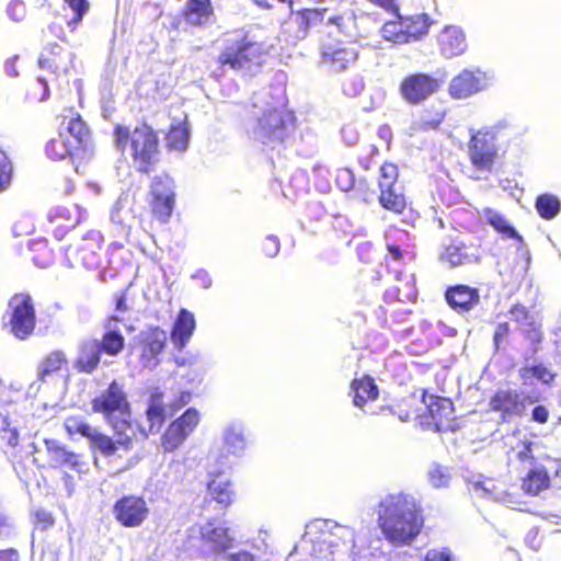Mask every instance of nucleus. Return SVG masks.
I'll list each match as a JSON object with an SVG mask.
<instances>
[{
    "instance_id": "nucleus-13",
    "label": "nucleus",
    "mask_w": 561,
    "mask_h": 561,
    "mask_svg": "<svg viewBox=\"0 0 561 561\" xmlns=\"http://www.w3.org/2000/svg\"><path fill=\"white\" fill-rule=\"evenodd\" d=\"M103 236L99 230H90L76 244H71L65 250V260L71 268L84 267L95 270L101 265V248Z\"/></svg>"
},
{
    "instance_id": "nucleus-64",
    "label": "nucleus",
    "mask_w": 561,
    "mask_h": 561,
    "mask_svg": "<svg viewBox=\"0 0 561 561\" xmlns=\"http://www.w3.org/2000/svg\"><path fill=\"white\" fill-rule=\"evenodd\" d=\"M0 561H20L19 551L14 548L0 549Z\"/></svg>"
},
{
    "instance_id": "nucleus-37",
    "label": "nucleus",
    "mask_w": 561,
    "mask_h": 561,
    "mask_svg": "<svg viewBox=\"0 0 561 561\" xmlns=\"http://www.w3.org/2000/svg\"><path fill=\"white\" fill-rule=\"evenodd\" d=\"M67 354L61 350H55L48 353L41 362L37 378L41 381L55 374H59L68 367Z\"/></svg>"
},
{
    "instance_id": "nucleus-60",
    "label": "nucleus",
    "mask_w": 561,
    "mask_h": 561,
    "mask_svg": "<svg viewBox=\"0 0 561 561\" xmlns=\"http://www.w3.org/2000/svg\"><path fill=\"white\" fill-rule=\"evenodd\" d=\"M378 154V149L371 146L363 156H358V162L363 167L364 170H369L375 163L374 159Z\"/></svg>"
},
{
    "instance_id": "nucleus-45",
    "label": "nucleus",
    "mask_w": 561,
    "mask_h": 561,
    "mask_svg": "<svg viewBox=\"0 0 561 561\" xmlns=\"http://www.w3.org/2000/svg\"><path fill=\"white\" fill-rule=\"evenodd\" d=\"M522 334L525 341L528 343L531 353L537 354L541 350V344L545 340L542 325L536 321H530L527 323Z\"/></svg>"
},
{
    "instance_id": "nucleus-1",
    "label": "nucleus",
    "mask_w": 561,
    "mask_h": 561,
    "mask_svg": "<svg viewBox=\"0 0 561 561\" xmlns=\"http://www.w3.org/2000/svg\"><path fill=\"white\" fill-rule=\"evenodd\" d=\"M94 413L102 414L105 422L113 430L108 436L100 428L93 427L85 419L70 415L64 421V428L69 436L79 435L87 438L91 448L96 449L105 458H123L135 449L138 442L131 422L125 419H115V414L129 415L130 403L123 385L113 380L107 388L91 400Z\"/></svg>"
},
{
    "instance_id": "nucleus-53",
    "label": "nucleus",
    "mask_w": 561,
    "mask_h": 561,
    "mask_svg": "<svg viewBox=\"0 0 561 561\" xmlns=\"http://www.w3.org/2000/svg\"><path fill=\"white\" fill-rule=\"evenodd\" d=\"M450 476L443 467L436 466L428 472V480L434 488L446 486L449 482Z\"/></svg>"
},
{
    "instance_id": "nucleus-5",
    "label": "nucleus",
    "mask_w": 561,
    "mask_h": 561,
    "mask_svg": "<svg viewBox=\"0 0 561 561\" xmlns=\"http://www.w3.org/2000/svg\"><path fill=\"white\" fill-rule=\"evenodd\" d=\"M148 209L139 218L144 230L169 224L176 205V185L167 173L152 178L147 195Z\"/></svg>"
},
{
    "instance_id": "nucleus-51",
    "label": "nucleus",
    "mask_w": 561,
    "mask_h": 561,
    "mask_svg": "<svg viewBox=\"0 0 561 561\" xmlns=\"http://www.w3.org/2000/svg\"><path fill=\"white\" fill-rule=\"evenodd\" d=\"M12 179V164L7 154L0 150V193L3 192Z\"/></svg>"
},
{
    "instance_id": "nucleus-58",
    "label": "nucleus",
    "mask_w": 561,
    "mask_h": 561,
    "mask_svg": "<svg viewBox=\"0 0 561 561\" xmlns=\"http://www.w3.org/2000/svg\"><path fill=\"white\" fill-rule=\"evenodd\" d=\"M424 561H454L448 548L431 549L424 556Z\"/></svg>"
},
{
    "instance_id": "nucleus-2",
    "label": "nucleus",
    "mask_w": 561,
    "mask_h": 561,
    "mask_svg": "<svg viewBox=\"0 0 561 561\" xmlns=\"http://www.w3.org/2000/svg\"><path fill=\"white\" fill-rule=\"evenodd\" d=\"M377 523L388 542L409 546L423 529V507L411 494H388L378 505Z\"/></svg>"
},
{
    "instance_id": "nucleus-25",
    "label": "nucleus",
    "mask_w": 561,
    "mask_h": 561,
    "mask_svg": "<svg viewBox=\"0 0 561 561\" xmlns=\"http://www.w3.org/2000/svg\"><path fill=\"white\" fill-rule=\"evenodd\" d=\"M422 402L426 405L427 415L433 425L438 430H447L454 421V403L449 398L428 394L426 389L422 390Z\"/></svg>"
},
{
    "instance_id": "nucleus-28",
    "label": "nucleus",
    "mask_w": 561,
    "mask_h": 561,
    "mask_svg": "<svg viewBox=\"0 0 561 561\" xmlns=\"http://www.w3.org/2000/svg\"><path fill=\"white\" fill-rule=\"evenodd\" d=\"M48 467L53 469L70 468L78 470L81 461L80 455L69 450L56 439H45Z\"/></svg>"
},
{
    "instance_id": "nucleus-49",
    "label": "nucleus",
    "mask_w": 561,
    "mask_h": 561,
    "mask_svg": "<svg viewBox=\"0 0 561 561\" xmlns=\"http://www.w3.org/2000/svg\"><path fill=\"white\" fill-rule=\"evenodd\" d=\"M224 445L227 453L236 454L244 448L245 442L241 433L229 430L225 434Z\"/></svg>"
},
{
    "instance_id": "nucleus-38",
    "label": "nucleus",
    "mask_w": 561,
    "mask_h": 561,
    "mask_svg": "<svg viewBox=\"0 0 561 561\" xmlns=\"http://www.w3.org/2000/svg\"><path fill=\"white\" fill-rule=\"evenodd\" d=\"M96 344L102 354L116 357L124 351L126 339L118 329H110L102 334L100 340L96 339Z\"/></svg>"
},
{
    "instance_id": "nucleus-26",
    "label": "nucleus",
    "mask_w": 561,
    "mask_h": 561,
    "mask_svg": "<svg viewBox=\"0 0 561 561\" xmlns=\"http://www.w3.org/2000/svg\"><path fill=\"white\" fill-rule=\"evenodd\" d=\"M444 297L448 306L458 313H467L480 304L479 289L463 284L447 287Z\"/></svg>"
},
{
    "instance_id": "nucleus-48",
    "label": "nucleus",
    "mask_w": 561,
    "mask_h": 561,
    "mask_svg": "<svg viewBox=\"0 0 561 561\" xmlns=\"http://www.w3.org/2000/svg\"><path fill=\"white\" fill-rule=\"evenodd\" d=\"M355 183H356V179L351 169L340 168L336 170L335 184L341 191L348 192V191L353 190L355 186Z\"/></svg>"
},
{
    "instance_id": "nucleus-50",
    "label": "nucleus",
    "mask_w": 561,
    "mask_h": 561,
    "mask_svg": "<svg viewBox=\"0 0 561 561\" xmlns=\"http://www.w3.org/2000/svg\"><path fill=\"white\" fill-rule=\"evenodd\" d=\"M535 444L531 440H522L512 450L515 453L516 459L522 463L533 465L535 457L533 448Z\"/></svg>"
},
{
    "instance_id": "nucleus-15",
    "label": "nucleus",
    "mask_w": 561,
    "mask_h": 561,
    "mask_svg": "<svg viewBox=\"0 0 561 561\" xmlns=\"http://www.w3.org/2000/svg\"><path fill=\"white\" fill-rule=\"evenodd\" d=\"M114 520L124 528H139L150 516V507L142 495L124 494L112 506Z\"/></svg>"
},
{
    "instance_id": "nucleus-6",
    "label": "nucleus",
    "mask_w": 561,
    "mask_h": 561,
    "mask_svg": "<svg viewBox=\"0 0 561 561\" xmlns=\"http://www.w3.org/2000/svg\"><path fill=\"white\" fill-rule=\"evenodd\" d=\"M90 131L80 115L68 122L66 130L58 133L46 145V154L51 160L70 159L73 163L83 158Z\"/></svg>"
},
{
    "instance_id": "nucleus-31",
    "label": "nucleus",
    "mask_w": 561,
    "mask_h": 561,
    "mask_svg": "<svg viewBox=\"0 0 561 561\" xmlns=\"http://www.w3.org/2000/svg\"><path fill=\"white\" fill-rule=\"evenodd\" d=\"M196 328L194 314L181 308L171 329V340L178 350H183L191 340Z\"/></svg>"
},
{
    "instance_id": "nucleus-23",
    "label": "nucleus",
    "mask_w": 561,
    "mask_h": 561,
    "mask_svg": "<svg viewBox=\"0 0 561 561\" xmlns=\"http://www.w3.org/2000/svg\"><path fill=\"white\" fill-rule=\"evenodd\" d=\"M82 218L83 211L79 205L67 202L50 209L48 214L49 230L57 240H62Z\"/></svg>"
},
{
    "instance_id": "nucleus-17",
    "label": "nucleus",
    "mask_w": 561,
    "mask_h": 561,
    "mask_svg": "<svg viewBox=\"0 0 561 561\" xmlns=\"http://www.w3.org/2000/svg\"><path fill=\"white\" fill-rule=\"evenodd\" d=\"M201 421L197 409L188 408L173 420L161 436V447L165 453L178 449L195 431Z\"/></svg>"
},
{
    "instance_id": "nucleus-4",
    "label": "nucleus",
    "mask_w": 561,
    "mask_h": 561,
    "mask_svg": "<svg viewBox=\"0 0 561 561\" xmlns=\"http://www.w3.org/2000/svg\"><path fill=\"white\" fill-rule=\"evenodd\" d=\"M113 141L117 150L129 153L139 173L149 174L159 161L160 141L158 131L145 121L134 128L115 124Z\"/></svg>"
},
{
    "instance_id": "nucleus-3",
    "label": "nucleus",
    "mask_w": 561,
    "mask_h": 561,
    "mask_svg": "<svg viewBox=\"0 0 561 561\" xmlns=\"http://www.w3.org/2000/svg\"><path fill=\"white\" fill-rule=\"evenodd\" d=\"M271 46L259 42L244 28H234L225 33L222 49L217 57L219 70L230 69L253 76L266 62Z\"/></svg>"
},
{
    "instance_id": "nucleus-30",
    "label": "nucleus",
    "mask_w": 561,
    "mask_h": 561,
    "mask_svg": "<svg viewBox=\"0 0 561 561\" xmlns=\"http://www.w3.org/2000/svg\"><path fill=\"white\" fill-rule=\"evenodd\" d=\"M102 355L96 339L85 340L79 345V353L73 362V367L80 374H93L100 366Z\"/></svg>"
},
{
    "instance_id": "nucleus-24",
    "label": "nucleus",
    "mask_w": 561,
    "mask_h": 561,
    "mask_svg": "<svg viewBox=\"0 0 561 561\" xmlns=\"http://www.w3.org/2000/svg\"><path fill=\"white\" fill-rule=\"evenodd\" d=\"M199 536L208 554L219 556L234 546V538L230 534V528L217 519L206 522L199 529Z\"/></svg>"
},
{
    "instance_id": "nucleus-42",
    "label": "nucleus",
    "mask_w": 561,
    "mask_h": 561,
    "mask_svg": "<svg viewBox=\"0 0 561 561\" xmlns=\"http://www.w3.org/2000/svg\"><path fill=\"white\" fill-rule=\"evenodd\" d=\"M535 207L542 219L551 220L560 213L561 202L557 196L546 193L536 198Z\"/></svg>"
},
{
    "instance_id": "nucleus-47",
    "label": "nucleus",
    "mask_w": 561,
    "mask_h": 561,
    "mask_svg": "<svg viewBox=\"0 0 561 561\" xmlns=\"http://www.w3.org/2000/svg\"><path fill=\"white\" fill-rule=\"evenodd\" d=\"M64 2L73 12V16L68 24L77 26L90 9L89 2L87 0H64Z\"/></svg>"
},
{
    "instance_id": "nucleus-63",
    "label": "nucleus",
    "mask_w": 561,
    "mask_h": 561,
    "mask_svg": "<svg viewBox=\"0 0 561 561\" xmlns=\"http://www.w3.org/2000/svg\"><path fill=\"white\" fill-rule=\"evenodd\" d=\"M227 559L228 561H256L255 556L245 550L230 553L228 554Z\"/></svg>"
},
{
    "instance_id": "nucleus-33",
    "label": "nucleus",
    "mask_w": 561,
    "mask_h": 561,
    "mask_svg": "<svg viewBox=\"0 0 561 561\" xmlns=\"http://www.w3.org/2000/svg\"><path fill=\"white\" fill-rule=\"evenodd\" d=\"M550 476L543 466H534L522 479V490L525 494L536 496L550 488Z\"/></svg>"
},
{
    "instance_id": "nucleus-10",
    "label": "nucleus",
    "mask_w": 561,
    "mask_h": 561,
    "mask_svg": "<svg viewBox=\"0 0 561 561\" xmlns=\"http://www.w3.org/2000/svg\"><path fill=\"white\" fill-rule=\"evenodd\" d=\"M192 400V392L181 390L169 403L164 402V392L159 388H153L148 398L146 417L148 421V432L157 434L164 425L168 417L174 415L179 410L187 405Z\"/></svg>"
},
{
    "instance_id": "nucleus-7",
    "label": "nucleus",
    "mask_w": 561,
    "mask_h": 561,
    "mask_svg": "<svg viewBox=\"0 0 561 561\" xmlns=\"http://www.w3.org/2000/svg\"><path fill=\"white\" fill-rule=\"evenodd\" d=\"M416 298L417 288L413 277L397 279V283L383 293V325L392 329L394 324L405 322L412 313L408 306L414 304Z\"/></svg>"
},
{
    "instance_id": "nucleus-40",
    "label": "nucleus",
    "mask_w": 561,
    "mask_h": 561,
    "mask_svg": "<svg viewBox=\"0 0 561 561\" xmlns=\"http://www.w3.org/2000/svg\"><path fill=\"white\" fill-rule=\"evenodd\" d=\"M518 376L525 385L531 382L533 379L550 385L556 378V374L541 363L522 367L518 370Z\"/></svg>"
},
{
    "instance_id": "nucleus-35",
    "label": "nucleus",
    "mask_w": 561,
    "mask_h": 561,
    "mask_svg": "<svg viewBox=\"0 0 561 561\" xmlns=\"http://www.w3.org/2000/svg\"><path fill=\"white\" fill-rule=\"evenodd\" d=\"M327 8H313V9H301L296 13V23L301 33L307 34L310 28L321 26L320 31L322 34L331 35L330 32H325L324 22Z\"/></svg>"
},
{
    "instance_id": "nucleus-41",
    "label": "nucleus",
    "mask_w": 561,
    "mask_h": 561,
    "mask_svg": "<svg viewBox=\"0 0 561 561\" xmlns=\"http://www.w3.org/2000/svg\"><path fill=\"white\" fill-rule=\"evenodd\" d=\"M190 131L184 124H172L165 135V146L169 150L184 151L187 148Z\"/></svg>"
},
{
    "instance_id": "nucleus-59",
    "label": "nucleus",
    "mask_w": 561,
    "mask_h": 561,
    "mask_svg": "<svg viewBox=\"0 0 561 561\" xmlns=\"http://www.w3.org/2000/svg\"><path fill=\"white\" fill-rule=\"evenodd\" d=\"M549 410L545 405H536L531 411V420L538 424H546L549 421Z\"/></svg>"
},
{
    "instance_id": "nucleus-16",
    "label": "nucleus",
    "mask_w": 561,
    "mask_h": 561,
    "mask_svg": "<svg viewBox=\"0 0 561 561\" xmlns=\"http://www.w3.org/2000/svg\"><path fill=\"white\" fill-rule=\"evenodd\" d=\"M294 128V116L277 108L265 111L257 122V133L264 144L284 142Z\"/></svg>"
},
{
    "instance_id": "nucleus-27",
    "label": "nucleus",
    "mask_w": 561,
    "mask_h": 561,
    "mask_svg": "<svg viewBox=\"0 0 561 561\" xmlns=\"http://www.w3.org/2000/svg\"><path fill=\"white\" fill-rule=\"evenodd\" d=\"M483 88V80L479 71L463 69L455 76L448 87L449 95L461 100L473 95Z\"/></svg>"
},
{
    "instance_id": "nucleus-19",
    "label": "nucleus",
    "mask_w": 561,
    "mask_h": 561,
    "mask_svg": "<svg viewBox=\"0 0 561 561\" xmlns=\"http://www.w3.org/2000/svg\"><path fill=\"white\" fill-rule=\"evenodd\" d=\"M168 342L167 332L160 327H148L139 335V362L144 368L153 369Z\"/></svg>"
},
{
    "instance_id": "nucleus-32",
    "label": "nucleus",
    "mask_w": 561,
    "mask_h": 561,
    "mask_svg": "<svg viewBox=\"0 0 561 561\" xmlns=\"http://www.w3.org/2000/svg\"><path fill=\"white\" fill-rule=\"evenodd\" d=\"M440 54L446 58L461 55L467 48L466 36L459 27L447 26L437 36Z\"/></svg>"
},
{
    "instance_id": "nucleus-61",
    "label": "nucleus",
    "mask_w": 561,
    "mask_h": 561,
    "mask_svg": "<svg viewBox=\"0 0 561 561\" xmlns=\"http://www.w3.org/2000/svg\"><path fill=\"white\" fill-rule=\"evenodd\" d=\"M510 314L514 317L516 322L526 321L530 318L528 309L519 304L513 305L510 308Z\"/></svg>"
},
{
    "instance_id": "nucleus-12",
    "label": "nucleus",
    "mask_w": 561,
    "mask_h": 561,
    "mask_svg": "<svg viewBox=\"0 0 561 561\" xmlns=\"http://www.w3.org/2000/svg\"><path fill=\"white\" fill-rule=\"evenodd\" d=\"M443 84V78L428 72L415 71L402 78L398 91L405 103L419 105L439 92Z\"/></svg>"
},
{
    "instance_id": "nucleus-43",
    "label": "nucleus",
    "mask_w": 561,
    "mask_h": 561,
    "mask_svg": "<svg viewBox=\"0 0 561 561\" xmlns=\"http://www.w3.org/2000/svg\"><path fill=\"white\" fill-rule=\"evenodd\" d=\"M485 219L486 222L494 228L500 234H502L504 238L514 239V240H522L520 234L516 231V229L507 221V219L492 210L486 209L485 210Z\"/></svg>"
},
{
    "instance_id": "nucleus-8",
    "label": "nucleus",
    "mask_w": 561,
    "mask_h": 561,
    "mask_svg": "<svg viewBox=\"0 0 561 561\" xmlns=\"http://www.w3.org/2000/svg\"><path fill=\"white\" fill-rule=\"evenodd\" d=\"M377 183L379 205L392 214L402 215L408 203L404 186L399 182L398 165L385 161L379 168Z\"/></svg>"
},
{
    "instance_id": "nucleus-57",
    "label": "nucleus",
    "mask_w": 561,
    "mask_h": 561,
    "mask_svg": "<svg viewBox=\"0 0 561 561\" xmlns=\"http://www.w3.org/2000/svg\"><path fill=\"white\" fill-rule=\"evenodd\" d=\"M348 21L350 19H346L342 14H335L331 16L325 15L324 30L325 32H329L327 28L333 25L339 30L340 33H345L347 27L346 24Z\"/></svg>"
},
{
    "instance_id": "nucleus-62",
    "label": "nucleus",
    "mask_w": 561,
    "mask_h": 561,
    "mask_svg": "<svg viewBox=\"0 0 561 561\" xmlns=\"http://www.w3.org/2000/svg\"><path fill=\"white\" fill-rule=\"evenodd\" d=\"M371 4L379 7L387 12H397L398 11V4L397 0H367Z\"/></svg>"
},
{
    "instance_id": "nucleus-56",
    "label": "nucleus",
    "mask_w": 561,
    "mask_h": 561,
    "mask_svg": "<svg viewBox=\"0 0 561 561\" xmlns=\"http://www.w3.org/2000/svg\"><path fill=\"white\" fill-rule=\"evenodd\" d=\"M261 250L267 257L275 256L279 251V241L274 236L266 237L261 243Z\"/></svg>"
},
{
    "instance_id": "nucleus-34",
    "label": "nucleus",
    "mask_w": 561,
    "mask_h": 561,
    "mask_svg": "<svg viewBox=\"0 0 561 561\" xmlns=\"http://www.w3.org/2000/svg\"><path fill=\"white\" fill-rule=\"evenodd\" d=\"M351 388L354 393L353 403L359 408L369 401L376 400L379 396L378 387L370 376L355 378L352 381Z\"/></svg>"
},
{
    "instance_id": "nucleus-18",
    "label": "nucleus",
    "mask_w": 561,
    "mask_h": 561,
    "mask_svg": "<svg viewBox=\"0 0 561 561\" xmlns=\"http://www.w3.org/2000/svg\"><path fill=\"white\" fill-rule=\"evenodd\" d=\"M495 134L490 130H478L471 135L468 152L471 164L480 171H491L497 158Z\"/></svg>"
},
{
    "instance_id": "nucleus-54",
    "label": "nucleus",
    "mask_w": 561,
    "mask_h": 561,
    "mask_svg": "<svg viewBox=\"0 0 561 561\" xmlns=\"http://www.w3.org/2000/svg\"><path fill=\"white\" fill-rule=\"evenodd\" d=\"M8 15L14 22H21L26 15V5L21 0H13L8 5Z\"/></svg>"
},
{
    "instance_id": "nucleus-14",
    "label": "nucleus",
    "mask_w": 561,
    "mask_h": 561,
    "mask_svg": "<svg viewBox=\"0 0 561 561\" xmlns=\"http://www.w3.org/2000/svg\"><path fill=\"white\" fill-rule=\"evenodd\" d=\"M430 26L431 21L425 13L400 16L399 20L387 22L382 26V36L394 44H405L426 35Z\"/></svg>"
},
{
    "instance_id": "nucleus-46",
    "label": "nucleus",
    "mask_w": 561,
    "mask_h": 561,
    "mask_svg": "<svg viewBox=\"0 0 561 561\" xmlns=\"http://www.w3.org/2000/svg\"><path fill=\"white\" fill-rule=\"evenodd\" d=\"M32 523L35 529L44 531L54 526L55 517L51 512L38 508L32 513Z\"/></svg>"
},
{
    "instance_id": "nucleus-39",
    "label": "nucleus",
    "mask_w": 561,
    "mask_h": 561,
    "mask_svg": "<svg viewBox=\"0 0 561 561\" xmlns=\"http://www.w3.org/2000/svg\"><path fill=\"white\" fill-rule=\"evenodd\" d=\"M207 489L211 499L224 508L232 505L236 500V492L229 480L213 479L208 482Z\"/></svg>"
},
{
    "instance_id": "nucleus-22",
    "label": "nucleus",
    "mask_w": 561,
    "mask_h": 561,
    "mask_svg": "<svg viewBox=\"0 0 561 561\" xmlns=\"http://www.w3.org/2000/svg\"><path fill=\"white\" fill-rule=\"evenodd\" d=\"M38 67L56 78L69 75L72 64V53L64 45L49 43L38 56Z\"/></svg>"
},
{
    "instance_id": "nucleus-44",
    "label": "nucleus",
    "mask_w": 561,
    "mask_h": 561,
    "mask_svg": "<svg viewBox=\"0 0 561 561\" xmlns=\"http://www.w3.org/2000/svg\"><path fill=\"white\" fill-rule=\"evenodd\" d=\"M31 260L38 267H47L53 263L54 253L46 240H35L30 244Z\"/></svg>"
},
{
    "instance_id": "nucleus-52",
    "label": "nucleus",
    "mask_w": 561,
    "mask_h": 561,
    "mask_svg": "<svg viewBox=\"0 0 561 561\" xmlns=\"http://www.w3.org/2000/svg\"><path fill=\"white\" fill-rule=\"evenodd\" d=\"M27 93L31 98H33L36 101H44L49 95V89L48 84L45 79L37 78L34 80L27 90Z\"/></svg>"
},
{
    "instance_id": "nucleus-55",
    "label": "nucleus",
    "mask_w": 561,
    "mask_h": 561,
    "mask_svg": "<svg viewBox=\"0 0 561 561\" xmlns=\"http://www.w3.org/2000/svg\"><path fill=\"white\" fill-rule=\"evenodd\" d=\"M510 333L511 327L508 322H501L497 324L493 334V343L495 350H500L501 345L507 340Z\"/></svg>"
},
{
    "instance_id": "nucleus-21",
    "label": "nucleus",
    "mask_w": 561,
    "mask_h": 561,
    "mask_svg": "<svg viewBox=\"0 0 561 561\" xmlns=\"http://www.w3.org/2000/svg\"><path fill=\"white\" fill-rule=\"evenodd\" d=\"M358 51L353 44L320 41V62L333 71L340 72L348 69L356 62Z\"/></svg>"
},
{
    "instance_id": "nucleus-11",
    "label": "nucleus",
    "mask_w": 561,
    "mask_h": 561,
    "mask_svg": "<svg viewBox=\"0 0 561 561\" xmlns=\"http://www.w3.org/2000/svg\"><path fill=\"white\" fill-rule=\"evenodd\" d=\"M10 332L19 340L30 337L36 327V312L33 299L28 294H15L8 304L5 312Z\"/></svg>"
},
{
    "instance_id": "nucleus-9",
    "label": "nucleus",
    "mask_w": 561,
    "mask_h": 561,
    "mask_svg": "<svg viewBox=\"0 0 561 561\" xmlns=\"http://www.w3.org/2000/svg\"><path fill=\"white\" fill-rule=\"evenodd\" d=\"M536 399L513 388H499L489 398L488 411L497 415L500 423H511L526 415L527 407Z\"/></svg>"
},
{
    "instance_id": "nucleus-20",
    "label": "nucleus",
    "mask_w": 561,
    "mask_h": 561,
    "mask_svg": "<svg viewBox=\"0 0 561 561\" xmlns=\"http://www.w3.org/2000/svg\"><path fill=\"white\" fill-rule=\"evenodd\" d=\"M482 259L480 243L465 242L462 240H453L446 244L438 255V261L448 268L479 263Z\"/></svg>"
},
{
    "instance_id": "nucleus-29",
    "label": "nucleus",
    "mask_w": 561,
    "mask_h": 561,
    "mask_svg": "<svg viewBox=\"0 0 561 561\" xmlns=\"http://www.w3.org/2000/svg\"><path fill=\"white\" fill-rule=\"evenodd\" d=\"M186 24L194 27L206 26L215 18L211 0H187L181 10Z\"/></svg>"
},
{
    "instance_id": "nucleus-36",
    "label": "nucleus",
    "mask_w": 561,
    "mask_h": 561,
    "mask_svg": "<svg viewBox=\"0 0 561 561\" xmlns=\"http://www.w3.org/2000/svg\"><path fill=\"white\" fill-rule=\"evenodd\" d=\"M446 112L442 102L432 103L423 107L416 122L417 129L422 131L437 129L445 119Z\"/></svg>"
}]
</instances>
